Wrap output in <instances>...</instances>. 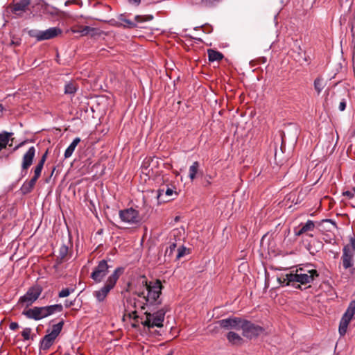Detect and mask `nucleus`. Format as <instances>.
I'll return each instance as SVG.
<instances>
[{"mask_svg":"<svg viewBox=\"0 0 355 355\" xmlns=\"http://www.w3.org/2000/svg\"><path fill=\"white\" fill-rule=\"evenodd\" d=\"M200 164L198 162H194L189 167V176L191 180H194L198 171Z\"/></svg>","mask_w":355,"mask_h":355,"instance_id":"obj_26","label":"nucleus"},{"mask_svg":"<svg viewBox=\"0 0 355 355\" xmlns=\"http://www.w3.org/2000/svg\"><path fill=\"white\" fill-rule=\"evenodd\" d=\"M141 284L144 286V290L142 291L137 292L139 297L142 298L145 302H140L139 300L134 302V306L135 308H140L144 309V306L157 305L161 304L160 295L162 293V286L159 280H156L155 282L148 283L145 277H142L140 279Z\"/></svg>","mask_w":355,"mask_h":355,"instance_id":"obj_2","label":"nucleus"},{"mask_svg":"<svg viewBox=\"0 0 355 355\" xmlns=\"http://www.w3.org/2000/svg\"><path fill=\"white\" fill-rule=\"evenodd\" d=\"M31 0H20L16 3L10 5L12 7V12L16 15L24 12L26 11L28 6L31 4Z\"/></svg>","mask_w":355,"mask_h":355,"instance_id":"obj_17","label":"nucleus"},{"mask_svg":"<svg viewBox=\"0 0 355 355\" xmlns=\"http://www.w3.org/2000/svg\"><path fill=\"white\" fill-rule=\"evenodd\" d=\"M132 313H133V314H135V313H136V311H132Z\"/></svg>","mask_w":355,"mask_h":355,"instance_id":"obj_50","label":"nucleus"},{"mask_svg":"<svg viewBox=\"0 0 355 355\" xmlns=\"http://www.w3.org/2000/svg\"><path fill=\"white\" fill-rule=\"evenodd\" d=\"M355 191H346L343 192V196H347L348 198L351 199L354 197Z\"/></svg>","mask_w":355,"mask_h":355,"instance_id":"obj_39","label":"nucleus"},{"mask_svg":"<svg viewBox=\"0 0 355 355\" xmlns=\"http://www.w3.org/2000/svg\"><path fill=\"white\" fill-rule=\"evenodd\" d=\"M168 308L164 306L154 313L146 311L141 317V322L144 327L148 329L154 327H162L165 314L168 311Z\"/></svg>","mask_w":355,"mask_h":355,"instance_id":"obj_5","label":"nucleus"},{"mask_svg":"<svg viewBox=\"0 0 355 355\" xmlns=\"http://www.w3.org/2000/svg\"><path fill=\"white\" fill-rule=\"evenodd\" d=\"M119 215L121 221L128 225H137L141 220L139 211L133 208L120 210Z\"/></svg>","mask_w":355,"mask_h":355,"instance_id":"obj_9","label":"nucleus"},{"mask_svg":"<svg viewBox=\"0 0 355 355\" xmlns=\"http://www.w3.org/2000/svg\"><path fill=\"white\" fill-rule=\"evenodd\" d=\"M153 19V17H152V16H150V17H148V19Z\"/></svg>","mask_w":355,"mask_h":355,"instance_id":"obj_49","label":"nucleus"},{"mask_svg":"<svg viewBox=\"0 0 355 355\" xmlns=\"http://www.w3.org/2000/svg\"><path fill=\"white\" fill-rule=\"evenodd\" d=\"M349 241L350 245L349 246L351 248V251H353L354 254H355V237L350 238Z\"/></svg>","mask_w":355,"mask_h":355,"instance_id":"obj_38","label":"nucleus"},{"mask_svg":"<svg viewBox=\"0 0 355 355\" xmlns=\"http://www.w3.org/2000/svg\"><path fill=\"white\" fill-rule=\"evenodd\" d=\"M243 320L240 318L232 317L220 320L218 323L223 329L240 330L242 328Z\"/></svg>","mask_w":355,"mask_h":355,"instance_id":"obj_13","label":"nucleus"},{"mask_svg":"<svg viewBox=\"0 0 355 355\" xmlns=\"http://www.w3.org/2000/svg\"><path fill=\"white\" fill-rule=\"evenodd\" d=\"M345 313H347L349 316H354L355 313V301L350 302Z\"/></svg>","mask_w":355,"mask_h":355,"instance_id":"obj_33","label":"nucleus"},{"mask_svg":"<svg viewBox=\"0 0 355 355\" xmlns=\"http://www.w3.org/2000/svg\"><path fill=\"white\" fill-rule=\"evenodd\" d=\"M227 340L232 345H240L243 342L242 338L234 331H230L227 334Z\"/></svg>","mask_w":355,"mask_h":355,"instance_id":"obj_22","label":"nucleus"},{"mask_svg":"<svg viewBox=\"0 0 355 355\" xmlns=\"http://www.w3.org/2000/svg\"><path fill=\"white\" fill-rule=\"evenodd\" d=\"M241 330L243 331V336L250 339L259 336L264 331V329L261 327L254 324L246 320H243Z\"/></svg>","mask_w":355,"mask_h":355,"instance_id":"obj_12","label":"nucleus"},{"mask_svg":"<svg viewBox=\"0 0 355 355\" xmlns=\"http://www.w3.org/2000/svg\"><path fill=\"white\" fill-rule=\"evenodd\" d=\"M318 275L315 269L307 265L291 270L289 273L282 275L277 280L282 286L291 285L295 288H300V284H311Z\"/></svg>","mask_w":355,"mask_h":355,"instance_id":"obj_1","label":"nucleus"},{"mask_svg":"<svg viewBox=\"0 0 355 355\" xmlns=\"http://www.w3.org/2000/svg\"><path fill=\"white\" fill-rule=\"evenodd\" d=\"M35 147L31 146L24 155L21 162V175L23 176L26 174L28 168L32 165L35 156Z\"/></svg>","mask_w":355,"mask_h":355,"instance_id":"obj_14","label":"nucleus"},{"mask_svg":"<svg viewBox=\"0 0 355 355\" xmlns=\"http://www.w3.org/2000/svg\"><path fill=\"white\" fill-rule=\"evenodd\" d=\"M48 152L46 151L41 157L37 165L33 168L34 175L33 178L38 180L40 177L44 164L46 162Z\"/></svg>","mask_w":355,"mask_h":355,"instance_id":"obj_19","label":"nucleus"},{"mask_svg":"<svg viewBox=\"0 0 355 355\" xmlns=\"http://www.w3.org/2000/svg\"><path fill=\"white\" fill-rule=\"evenodd\" d=\"M220 0H201L202 6L207 8H212L216 6Z\"/></svg>","mask_w":355,"mask_h":355,"instance_id":"obj_29","label":"nucleus"},{"mask_svg":"<svg viewBox=\"0 0 355 355\" xmlns=\"http://www.w3.org/2000/svg\"><path fill=\"white\" fill-rule=\"evenodd\" d=\"M68 247L66 245H62L59 248L58 257L62 260L64 259L68 254Z\"/></svg>","mask_w":355,"mask_h":355,"instance_id":"obj_30","label":"nucleus"},{"mask_svg":"<svg viewBox=\"0 0 355 355\" xmlns=\"http://www.w3.org/2000/svg\"><path fill=\"white\" fill-rule=\"evenodd\" d=\"M130 1L135 3L136 5H139L141 2V0H130Z\"/></svg>","mask_w":355,"mask_h":355,"instance_id":"obj_44","label":"nucleus"},{"mask_svg":"<svg viewBox=\"0 0 355 355\" xmlns=\"http://www.w3.org/2000/svg\"><path fill=\"white\" fill-rule=\"evenodd\" d=\"M186 250H187V248L184 247L178 248L177 258L180 259V258L182 257L185 254Z\"/></svg>","mask_w":355,"mask_h":355,"instance_id":"obj_36","label":"nucleus"},{"mask_svg":"<svg viewBox=\"0 0 355 355\" xmlns=\"http://www.w3.org/2000/svg\"><path fill=\"white\" fill-rule=\"evenodd\" d=\"M69 1H66V2H65V5H66V6L69 5Z\"/></svg>","mask_w":355,"mask_h":355,"instance_id":"obj_48","label":"nucleus"},{"mask_svg":"<svg viewBox=\"0 0 355 355\" xmlns=\"http://www.w3.org/2000/svg\"><path fill=\"white\" fill-rule=\"evenodd\" d=\"M109 23L111 26L115 27H121V25H123V23H121L118 19H112L109 21Z\"/></svg>","mask_w":355,"mask_h":355,"instance_id":"obj_35","label":"nucleus"},{"mask_svg":"<svg viewBox=\"0 0 355 355\" xmlns=\"http://www.w3.org/2000/svg\"><path fill=\"white\" fill-rule=\"evenodd\" d=\"M110 268H111V266L107 264V261L101 260L98 263V265L94 268L90 277L96 283H100L108 274Z\"/></svg>","mask_w":355,"mask_h":355,"instance_id":"obj_8","label":"nucleus"},{"mask_svg":"<svg viewBox=\"0 0 355 355\" xmlns=\"http://www.w3.org/2000/svg\"><path fill=\"white\" fill-rule=\"evenodd\" d=\"M12 133L7 132L0 133V151L6 147L9 142L10 137Z\"/></svg>","mask_w":355,"mask_h":355,"instance_id":"obj_24","label":"nucleus"},{"mask_svg":"<svg viewBox=\"0 0 355 355\" xmlns=\"http://www.w3.org/2000/svg\"><path fill=\"white\" fill-rule=\"evenodd\" d=\"M352 318L353 317L349 316L347 313H345V314L342 317L340 321H345L347 323L349 324V322L351 321V320L352 319Z\"/></svg>","mask_w":355,"mask_h":355,"instance_id":"obj_37","label":"nucleus"},{"mask_svg":"<svg viewBox=\"0 0 355 355\" xmlns=\"http://www.w3.org/2000/svg\"><path fill=\"white\" fill-rule=\"evenodd\" d=\"M31 328H25L21 331V336L24 340H28L31 338Z\"/></svg>","mask_w":355,"mask_h":355,"instance_id":"obj_34","label":"nucleus"},{"mask_svg":"<svg viewBox=\"0 0 355 355\" xmlns=\"http://www.w3.org/2000/svg\"><path fill=\"white\" fill-rule=\"evenodd\" d=\"M42 292V286L37 284L29 288L27 292L19 298V302L25 304L26 306H31L38 299Z\"/></svg>","mask_w":355,"mask_h":355,"instance_id":"obj_7","label":"nucleus"},{"mask_svg":"<svg viewBox=\"0 0 355 355\" xmlns=\"http://www.w3.org/2000/svg\"><path fill=\"white\" fill-rule=\"evenodd\" d=\"M345 107H346L345 101H341L339 104V110L340 111H344L345 110Z\"/></svg>","mask_w":355,"mask_h":355,"instance_id":"obj_41","label":"nucleus"},{"mask_svg":"<svg viewBox=\"0 0 355 355\" xmlns=\"http://www.w3.org/2000/svg\"><path fill=\"white\" fill-rule=\"evenodd\" d=\"M176 248V244L175 243H173L170 245L169 246V253H172V252L175 250V248Z\"/></svg>","mask_w":355,"mask_h":355,"instance_id":"obj_42","label":"nucleus"},{"mask_svg":"<svg viewBox=\"0 0 355 355\" xmlns=\"http://www.w3.org/2000/svg\"><path fill=\"white\" fill-rule=\"evenodd\" d=\"M326 222H330L332 224H334V225H336V223L335 222L332 221L331 219H327L325 220Z\"/></svg>","mask_w":355,"mask_h":355,"instance_id":"obj_46","label":"nucleus"},{"mask_svg":"<svg viewBox=\"0 0 355 355\" xmlns=\"http://www.w3.org/2000/svg\"><path fill=\"white\" fill-rule=\"evenodd\" d=\"M63 324L64 322L61 321L58 324L53 325L51 331L47 330L48 334L44 336L40 342V349L47 350L53 345L55 340L60 334Z\"/></svg>","mask_w":355,"mask_h":355,"instance_id":"obj_6","label":"nucleus"},{"mask_svg":"<svg viewBox=\"0 0 355 355\" xmlns=\"http://www.w3.org/2000/svg\"><path fill=\"white\" fill-rule=\"evenodd\" d=\"M80 139L79 137H76L73 141L70 144V145L67 147L64 152V157L69 158L70 157L73 153L75 150L76 147L80 143Z\"/></svg>","mask_w":355,"mask_h":355,"instance_id":"obj_21","label":"nucleus"},{"mask_svg":"<svg viewBox=\"0 0 355 355\" xmlns=\"http://www.w3.org/2000/svg\"><path fill=\"white\" fill-rule=\"evenodd\" d=\"M4 110V107L2 104L0 103V116L2 115V113Z\"/></svg>","mask_w":355,"mask_h":355,"instance_id":"obj_45","label":"nucleus"},{"mask_svg":"<svg viewBox=\"0 0 355 355\" xmlns=\"http://www.w3.org/2000/svg\"><path fill=\"white\" fill-rule=\"evenodd\" d=\"M298 228V230H297V229L295 230V234L296 236H300L308 232L313 231L315 229V223L313 220H308L306 223L300 224Z\"/></svg>","mask_w":355,"mask_h":355,"instance_id":"obj_18","label":"nucleus"},{"mask_svg":"<svg viewBox=\"0 0 355 355\" xmlns=\"http://www.w3.org/2000/svg\"><path fill=\"white\" fill-rule=\"evenodd\" d=\"M124 268L118 267L108 277L103 286L98 290L94 292V296L99 302H103L111 290H112L119 279L120 276L123 273Z\"/></svg>","mask_w":355,"mask_h":355,"instance_id":"obj_4","label":"nucleus"},{"mask_svg":"<svg viewBox=\"0 0 355 355\" xmlns=\"http://www.w3.org/2000/svg\"><path fill=\"white\" fill-rule=\"evenodd\" d=\"M37 180L32 178L29 181H25L21 187V191L23 194H27L32 191Z\"/></svg>","mask_w":355,"mask_h":355,"instance_id":"obj_20","label":"nucleus"},{"mask_svg":"<svg viewBox=\"0 0 355 355\" xmlns=\"http://www.w3.org/2000/svg\"><path fill=\"white\" fill-rule=\"evenodd\" d=\"M348 323H347L345 321H340L339 324V334L340 336H344L347 331Z\"/></svg>","mask_w":355,"mask_h":355,"instance_id":"obj_31","label":"nucleus"},{"mask_svg":"<svg viewBox=\"0 0 355 355\" xmlns=\"http://www.w3.org/2000/svg\"><path fill=\"white\" fill-rule=\"evenodd\" d=\"M71 305H72V302H70V304H68V303H66V304H65V306H66L67 307L70 306H71Z\"/></svg>","mask_w":355,"mask_h":355,"instance_id":"obj_47","label":"nucleus"},{"mask_svg":"<svg viewBox=\"0 0 355 355\" xmlns=\"http://www.w3.org/2000/svg\"><path fill=\"white\" fill-rule=\"evenodd\" d=\"M62 33V30L58 27H51L45 31H32L31 35L37 41L47 40L55 37Z\"/></svg>","mask_w":355,"mask_h":355,"instance_id":"obj_10","label":"nucleus"},{"mask_svg":"<svg viewBox=\"0 0 355 355\" xmlns=\"http://www.w3.org/2000/svg\"><path fill=\"white\" fill-rule=\"evenodd\" d=\"M326 84L322 77H318L314 80V88L319 94L325 87Z\"/></svg>","mask_w":355,"mask_h":355,"instance_id":"obj_25","label":"nucleus"},{"mask_svg":"<svg viewBox=\"0 0 355 355\" xmlns=\"http://www.w3.org/2000/svg\"><path fill=\"white\" fill-rule=\"evenodd\" d=\"M209 60L211 62L218 61L223 59V55L215 50L209 49L207 51Z\"/></svg>","mask_w":355,"mask_h":355,"instance_id":"obj_23","label":"nucleus"},{"mask_svg":"<svg viewBox=\"0 0 355 355\" xmlns=\"http://www.w3.org/2000/svg\"><path fill=\"white\" fill-rule=\"evenodd\" d=\"M117 19L123 23V25H121V27L125 28H133L137 27V23L141 22L144 21H146V19H144V17L140 15H137L135 17V21H131L128 19H127L125 14H121L117 17Z\"/></svg>","mask_w":355,"mask_h":355,"instance_id":"obj_16","label":"nucleus"},{"mask_svg":"<svg viewBox=\"0 0 355 355\" xmlns=\"http://www.w3.org/2000/svg\"><path fill=\"white\" fill-rule=\"evenodd\" d=\"M77 85L73 83H68L64 86V94H74L77 91Z\"/></svg>","mask_w":355,"mask_h":355,"instance_id":"obj_27","label":"nucleus"},{"mask_svg":"<svg viewBox=\"0 0 355 355\" xmlns=\"http://www.w3.org/2000/svg\"><path fill=\"white\" fill-rule=\"evenodd\" d=\"M74 292V288H64L58 294L59 297H65L69 296L71 293Z\"/></svg>","mask_w":355,"mask_h":355,"instance_id":"obj_32","label":"nucleus"},{"mask_svg":"<svg viewBox=\"0 0 355 355\" xmlns=\"http://www.w3.org/2000/svg\"><path fill=\"white\" fill-rule=\"evenodd\" d=\"M89 30L90 28L89 26H85L81 32L84 33H87Z\"/></svg>","mask_w":355,"mask_h":355,"instance_id":"obj_43","label":"nucleus"},{"mask_svg":"<svg viewBox=\"0 0 355 355\" xmlns=\"http://www.w3.org/2000/svg\"><path fill=\"white\" fill-rule=\"evenodd\" d=\"M176 188L173 185L166 184L157 190V200L159 202L170 201L178 196Z\"/></svg>","mask_w":355,"mask_h":355,"instance_id":"obj_11","label":"nucleus"},{"mask_svg":"<svg viewBox=\"0 0 355 355\" xmlns=\"http://www.w3.org/2000/svg\"><path fill=\"white\" fill-rule=\"evenodd\" d=\"M62 309V305L57 304L46 306H35L24 311L22 314L28 319L40 320L55 313L61 312Z\"/></svg>","mask_w":355,"mask_h":355,"instance_id":"obj_3","label":"nucleus"},{"mask_svg":"<svg viewBox=\"0 0 355 355\" xmlns=\"http://www.w3.org/2000/svg\"><path fill=\"white\" fill-rule=\"evenodd\" d=\"M64 355H70V354H64Z\"/></svg>","mask_w":355,"mask_h":355,"instance_id":"obj_51","label":"nucleus"},{"mask_svg":"<svg viewBox=\"0 0 355 355\" xmlns=\"http://www.w3.org/2000/svg\"><path fill=\"white\" fill-rule=\"evenodd\" d=\"M9 327L11 330H16L19 327V324L17 322H12L10 324Z\"/></svg>","mask_w":355,"mask_h":355,"instance_id":"obj_40","label":"nucleus"},{"mask_svg":"<svg viewBox=\"0 0 355 355\" xmlns=\"http://www.w3.org/2000/svg\"><path fill=\"white\" fill-rule=\"evenodd\" d=\"M354 254L351 251L349 245H345L343 249L342 263L343 268L347 270L352 268L354 264Z\"/></svg>","mask_w":355,"mask_h":355,"instance_id":"obj_15","label":"nucleus"},{"mask_svg":"<svg viewBox=\"0 0 355 355\" xmlns=\"http://www.w3.org/2000/svg\"><path fill=\"white\" fill-rule=\"evenodd\" d=\"M44 10L46 13L49 14L52 16L58 15L60 12V10L58 8L51 6L48 3H45L44 5Z\"/></svg>","mask_w":355,"mask_h":355,"instance_id":"obj_28","label":"nucleus"}]
</instances>
